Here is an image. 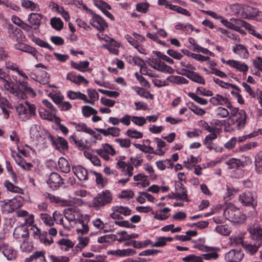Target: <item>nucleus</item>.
I'll return each mask as SVG.
<instances>
[{
	"instance_id": "58836bf2",
	"label": "nucleus",
	"mask_w": 262,
	"mask_h": 262,
	"mask_svg": "<svg viewBox=\"0 0 262 262\" xmlns=\"http://www.w3.org/2000/svg\"><path fill=\"white\" fill-rule=\"evenodd\" d=\"M255 167L256 172L262 174V151L259 152L255 157Z\"/></svg>"
},
{
	"instance_id": "cd10ccee",
	"label": "nucleus",
	"mask_w": 262,
	"mask_h": 262,
	"mask_svg": "<svg viewBox=\"0 0 262 262\" xmlns=\"http://www.w3.org/2000/svg\"><path fill=\"white\" fill-rule=\"evenodd\" d=\"M167 80L170 83L176 84H187L189 82L187 79L180 76H170L167 77Z\"/></svg>"
},
{
	"instance_id": "5701e85b",
	"label": "nucleus",
	"mask_w": 262,
	"mask_h": 262,
	"mask_svg": "<svg viewBox=\"0 0 262 262\" xmlns=\"http://www.w3.org/2000/svg\"><path fill=\"white\" fill-rule=\"evenodd\" d=\"M231 116L230 117H233L239 115L241 117V122L239 125L242 126L244 123L245 119H246V113L244 110H239L238 108L233 107L230 110Z\"/></svg>"
},
{
	"instance_id": "c9c22d12",
	"label": "nucleus",
	"mask_w": 262,
	"mask_h": 262,
	"mask_svg": "<svg viewBox=\"0 0 262 262\" xmlns=\"http://www.w3.org/2000/svg\"><path fill=\"white\" fill-rule=\"evenodd\" d=\"M188 78L192 80V81L201 84H205V79L200 75L199 73L192 71L191 75H188Z\"/></svg>"
},
{
	"instance_id": "6ab92c4d",
	"label": "nucleus",
	"mask_w": 262,
	"mask_h": 262,
	"mask_svg": "<svg viewBox=\"0 0 262 262\" xmlns=\"http://www.w3.org/2000/svg\"><path fill=\"white\" fill-rule=\"evenodd\" d=\"M233 52L240 56L241 57L247 59L249 57V52L245 45L237 44L233 48Z\"/></svg>"
},
{
	"instance_id": "2f4dec72",
	"label": "nucleus",
	"mask_w": 262,
	"mask_h": 262,
	"mask_svg": "<svg viewBox=\"0 0 262 262\" xmlns=\"http://www.w3.org/2000/svg\"><path fill=\"white\" fill-rule=\"evenodd\" d=\"M173 238L171 237L161 236L157 238V241L151 245V247H161L166 245L167 242H171Z\"/></svg>"
},
{
	"instance_id": "6e6552de",
	"label": "nucleus",
	"mask_w": 262,
	"mask_h": 262,
	"mask_svg": "<svg viewBox=\"0 0 262 262\" xmlns=\"http://www.w3.org/2000/svg\"><path fill=\"white\" fill-rule=\"evenodd\" d=\"M243 256L241 250L232 249L226 253L225 258L227 262H239Z\"/></svg>"
},
{
	"instance_id": "bf43d9fd",
	"label": "nucleus",
	"mask_w": 262,
	"mask_h": 262,
	"mask_svg": "<svg viewBox=\"0 0 262 262\" xmlns=\"http://www.w3.org/2000/svg\"><path fill=\"white\" fill-rule=\"evenodd\" d=\"M186 262H202L203 258L201 256L191 254L182 258Z\"/></svg>"
},
{
	"instance_id": "f8f14e48",
	"label": "nucleus",
	"mask_w": 262,
	"mask_h": 262,
	"mask_svg": "<svg viewBox=\"0 0 262 262\" xmlns=\"http://www.w3.org/2000/svg\"><path fill=\"white\" fill-rule=\"evenodd\" d=\"M176 196L178 198V200L185 201L187 202L189 200L188 199L187 191L186 189L181 182H178L176 184Z\"/></svg>"
},
{
	"instance_id": "4be33fe9",
	"label": "nucleus",
	"mask_w": 262,
	"mask_h": 262,
	"mask_svg": "<svg viewBox=\"0 0 262 262\" xmlns=\"http://www.w3.org/2000/svg\"><path fill=\"white\" fill-rule=\"evenodd\" d=\"M108 253L119 256H126L134 255L136 254V251L130 248L122 250L118 249L109 251Z\"/></svg>"
},
{
	"instance_id": "603ef678",
	"label": "nucleus",
	"mask_w": 262,
	"mask_h": 262,
	"mask_svg": "<svg viewBox=\"0 0 262 262\" xmlns=\"http://www.w3.org/2000/svg\"><path fill=\"white\" fill-rule=\"evenodd\" d=\"M149 6V4L147 2L139 3L137 4L136 9L139 12L146 13L148 11Z\"/></svg>"
},
{
	"instance_id": "473e14b6",
	"label": "nucleus",
	"mask_w": 262,
	"mask_h": 262,
	"mask_svg": "<svg viewBox=\"0 0 262 262\" xmlns=\"http://www.w3.org/2000/svg\"><path fill=\"white\" fill-rule=\"evenodd\" d=\"M50 24L53 28L60 31L63 28V23L60 18L54 17L50 19Z\"/></svg>"
},
{
	"instance_id": "c85d7f7f",
	"label": "nucleus",
	"mask_w": 262,
	"mask_h": 262,
	"mask_svg": "<svg viewBox=\"0 0 262 262\" xmlns=\"http://www.w3.org/2000/svg\"><path fill=\"white\" fill-rule=\"evenodd\" d=\"M244 12L246 18H253L258 14V10L257 8L247 6L244 7Z\"/></svg>"
},
{
	"instance_id": "37998d69",
	"label": "nucleus",
	"mask_w": 262,
	"mask_h": 262,
	"mask_svg": "<svg viewBox=\"0 0 262 262\" xmlns=\"http://www.w3.org/2000/svg\"><path fill=\"white\" fill-rule=\"evenodd\" d=\"M21 5L23 7L30 9L31 11H35L39 7L37 4L30 0H22Z\"/></svg>"
},
{
	"instance_id": "4c0bfd02",
	"label": "nucleus",
	"mask_w": 262,
	"mask_h": 262,
	"mask_svg": "<svg viewBox=\"0 0 262 262\" xmlns=\"http://www.w3.org/2000/svg\"><path fill=\"white\" fill-rule=\"evenodd\" d=\"M90 172L96 177V182L100 187L103 188L107 183V179L103 178L100 173L97 172L95 171L91 170Z\"/></svg>"
},
{
	"instance_id": "a18cd8bd",
	"label": "nucleus",
	"mask_w": 262,
	"mask_h": 262,
	"mask_svg": "<svg viewBox=\"0 0 262 262\" xmlns=\"http://www.w3.org/2000/svg\"><path fill=\"white\" fill-rule=\"evenodd\" d=\"M75 128L78 132H83L89 135H93L95 134V131L91 128L88 127L86 124L84 123L77 124L76 125Z\"/></svg>"
},
{
	"instance_id": "0eeeda50",
	"label": "nucleus",
	"mask_w": 262,
	"mask_h": 262,
	"mask_svg": "<svg viewBox=\"0 0 262 262\" xmlns=\"http://www.w3.org/2000/svg\"><path fill=\"white\" fill-rule=\"evenodd\" d=\"M247 230L251 239L262 244V227L258 224H254L248 227Z\"/></svg>"
},
{
	"instance_id": "4468645a",
	"label": "nucleus",
	"mask_w": 262,
	"mask_h": 262,
	"mask_svg": "<svg viewBox=\"0 0 262 262\" xmlns=\"http://www.w3.org/2000/svg\"><path fill=\"white\" fill-rule=\"evenodd\" d=\"M14 47L16 49L29 53L37 59L38 51L34 48L25 43L20 42H18L16 43Z\"/></svg>"
},
{
	"instance_id": "ddd939ff",
	"label": "nucleus",
	"mask_w": 262,
	"mask_h": 262,
	"mask_svg": "<svg viewBox=\"0 0 262 262\" xmlns=\"http://www.w3.org/2000/svg\"><path fill=\"white\" fill-rule=\"evenodd\" d=\"M234 242L236 244L241 243L242 244L243 247L245 248L246 251L248 253H249L251 254H253L255 253H256L258 251L260 245H261V244L259 243L257 245H256V244L252 245V244L244 243L242 241V239L241 238H234Z\"/></svg>"
},
{
	"instance_id": "7ed1b4c3",
	"label": "nucleus",
	"mask_w": 262,
	"mask_h": 262,
	"mask_svg": "<svg viewBox=\"0 0 262 262\" xmlns=\"http://www.w3.org/2000/svg\"><path fill=\"white\" fill-rule=\"evenodd\" d=\"M239 202L244 206L255 208L257 205V196L253 192L247 191L239 194Z\"/></svg>"
},
{
	"instance_id": "e2e57ef3",
	"label": "nucleus",
	"mask_w": 262,
	"mask_h": 262,
	"mask_svg": "<svg viewBox=\"0 0 262 262\" xmlns=\"http://www.w3.org/2000/svg\"><path fill=\"white\" fill-rule=\"evenodd\" d=\"M53 219L55 221H56L58 224L60 225H62L64 228L70 229V227L67 226L66 224L63 223V217L61 214L60 213H57L56 212H55L53 213Z\"/></svg>"
},
{
	"instance_id": "1a4fd4ad",
	"label": "nucleus",
	"mask_w": 262,
	"mask_h": 262,
	"mask_svg": "<svg viewBox=\"0 0 262 262\" xmlns=\"http://www.w3.org/2000/svg\"><path fill=\"white\" fill-rule=\"evenodd\" d=\"M91 24L92 26L96 28L100 31H103L105 28L108 27L107 23L105 20L98 14L94 13Z\"/></svg>"
},
{
	"instance_id": "774afa93",
	"label": "nucleus",
	"mask_w": 262,
	"mask_h": 262,
	"mask_svg": "<svg viewBox=\"0 0 262 262\" xmlns=\"http://www.w3.org/2000/svg\"><path fill=\"white\" fill-rule=\"evenodd\" d=\"M215 230L218 233L224 235H228L230 233V230L226 226H217L215 228Z\"/></svg>"
},
{
	"instance_id": "20e7f679",
	"label": "nucleus",
	"mask_w": 262,
	"mask_h": 262,
	"mask_svg": "<svg viewBox=\"0 0 262 262\" xmlns=\"http://www.w3.org/2000/svg\"><path fill=\"white\" fill-rule=\"evenodd\" d=\"M13 236L16 239H23L22 243L20 245V249L23 251H27L28 249L26 245L28 243L29 237V232L28 228L21 226L15 228L13 232Z\"/></svg>"
},
{
	"instance_id": "3c124183",
	"label": "nucleus",
	"mask_w": 262,
	"mask_h": 262,
	"mask_svg": "<svg viewBox=\"0 0 262 262\" xmlns=\"http://www.w3.org/2000/svg\"><path fill=\"white\" fill-rule=\"evenodd\" d=\"M168 8H169L171 10L177 11L179 13L184 14L188 16H190L191 15L190 13L186 9L178 6L173 5L171 4L169 5L168 6Z\"/></svg>"
},
{
	"instance_id": "423d86ee",
	"label": "nucleus",
	"mask_w": 262,
	"mask_h": 262,
	"mask_svg": "<svg viewBox=\"0 0 262 262\" xmlns=\"http://www.w3.org/2000/svg\"><path fill=\"white\" fill-rule=\"evenodd\" d=\"M45 136L51 142L52 146L56 149L60 151L61 150H67L68 149V142L64 138L59 137L57 139H55L49 133H47Z\"/></svg>"
},
{
	"instance_id": "f704fd0d",
	"label": "nucleus",
	"mask_w": 262,
	"mask_h": 262,
	"mask_svg": "<svg viewBox=\"0 0 262 262\" xmlns=\"http://www.w3.org/2000/svg\"><path fill=\"white\" fill-rule=\"evenodd\" d=\"M227 165L230 169L238 168L239 167H244V163L239 159L231 158L226 162Z\"/></svg>"
},
{
	"instance_id": "680f3d73",
	"label": "nucleus",
	"mask_w": 262,
	"mask_h": 262,
	"mask_svg": "<svg viewBox=\"0 0 262 262\" xmlns=\"http://www.w3.org/2000/svg\"><path fill=\"white\" fill-rule=\"evenodd\" d=\"M134 146L145 153L149 154L150 152H154L153 147L150 146H146L145 145H141L138 143H135Z\"/></svg>"
},
{
	"instance_id": "2eb2a0df",
	"label": "nucleus",
	"mask_w": 262,
	"mask_h": 262,
	"mask_svg": "<svg viewBox=\"0 0 262 262\" xmlns=\"http://www.w3.org/2000/svg\"><path fill=\"white\" fill-rule=\"evenodd\" d=\"M74 173L80 181L88 180V172L87 170L81 165H77L72 167Z\"/></svg>"
},
{
	"instance_id": "f3484780",
	"label": "nucleus",
	"mask_w": 262,
	"mask_h": 262,
	"mask_svg": "<svg viewBox=\"0 0 262 262\" xmlns=\"http://www.w3.org/2000/svg\"><path fill=\"white\" fill-rule=\"evenodd\" d=\"M42 18L41 14L37 13H31L28 17V21L33 29H38L41 24V19Z\"/></svg>"
},
{
	"instance_id": "6e6d98bb",
	"label": "nucleus",
	"mask_w": 262,
	"mask_h": 262,
	"mask_svg": "<svg viewBox=\"0 0 262 262\" xmlns=\"http://www.w3.org/2000/svg\"><path fill=\"white\" fill-rule=\"evenodd\" d=\"M40 217L45 224L49 226L54 225V220L52 219V217L49 214L47 213H40Z\"/></svg>"
},
{
	"instance_id": "9b49d317",
	"label": "nucleus",
	"mask_w": 262,
	"mask_h": 262,
	"mask_svg": "<svg viewBox=\"0 0 262 262\" xmlns=\"http://www.w3.org/2000/svg\"><path fill=\"white\" fill-rule=\"evenodd\" d=\"M8 33L9 37L14 41H22L25 37L21 29L12 25L9 26Z\"/></svg>"
},
{
	"instance_id": "13d9d810",
	"label": "nucleus",
	"mask_w": 262,
	"mask_h": 262,
	"mask_svg": "<svg viewBox=\"0 0 262 262\" xmlns=\"http://www.w3.org/2000/svg\"><path fill=\"white\" fill-rule=\"evenodd\" d=\"M216 248L215 250H213L212 251H209V252H208L207 253L203 254L202 256L204 258V259H205V260H210V259H217L218 258V257H219V255L216 252V251L217 250H219V248Z\"/></svg>"
},
{
	"instance_id": "79ce46f5",
	"label": "nucleus",
	"mask_w": 262,
	"mask_h": 262,
	"mask_svg": "<svg viewBox=\"0 0 262 262\" xmlns=\"http://www.w3.org/2000/svg\"><path fill=\"white\" fill-rule=\"evenodd\" d=\"M117 235L115 234H107L98 238V242L100 244L111 243L116 241Z\"/></svg>"
},
{
	"instance_id": "393cba45",
	"label": "nucleus",
	"mask_w": 262,
	"mask_h": 262,
	"mask_svg": "<svg viewBox=\"0 0 262 262\" xmlns=\"http://www.w3.org/2000/svg\"><path fill=\"white\" fill-rule=\"evenodd\" d=\"M242 85L252 98H257L258 102L262 106V92H260L259 93H255L252 91L251 86L245 82H243Z\"/></svg>"
},
{
	"instance_id": "f257e3e1",
	"label": "nucleus",
	"mask_w": 262,
	"mask_h": 262,
	"mask_svg": "<svg viewBox=\"0 0 262 262\" xmlns=\"http://www.w3.org/2000/svg\"><path fill=\"white\" fill-rule=\"evenodd\" d=\"M223 215L226 219L232 222L234 224H242L245 222L247 219L246 214L242 212L238 208L231 203L227 205Z\"/></svg>"
},
{
	"instance_id": "8fccbe9b",
	"label": "nucleus",
	"mask_w": 262,
	"mask_h": 262,
	"mask_svg": "<svg viewBox=\"0 0 262 262\" xmlns=\"http://www.w3.org/2000/svg\"><path fill=\"white\" fill-rule=\"evenodd\" d=\"M188 95L189 97H190L192 99H193L194 101L199 104L202 105H206L208 103V101L207 99L199 97L195 93L189 92L188 93Z\"/></svg>"
},
{
	"instance_id": "0e129e2a",
	"label": "nucleus",
	"mask_w": 262,
	"mask_h": 262,
	"mask_svg": "<svg viewBox=\"0 0 262 262\" xmlns=\"http://www.w3.org/2000/svg\"><path fill=\"white\" fill-rule=\"evenodd\" d=\"M115 141L119 143L120 146L123 148H128L131 144L130 140L127 138H117L115 140Z\"/></svg>"
},
{
	"instance_id": "052dcab7",
	"label": "nucleus",
	"mask_w": 262,
	"mask_h": 262,
	"mask_svg": "<svg viewBox=\"0 0 262 262\" xmlns=\"http://www.w3.org/2000/svg\"><path fill=\"white\" fill-rule=\"evenodd\" d=\"M56 10L58 13L62 15L66 21H68L70 20L69 14L64 10L63 7L56 5Z\"/></svg>"
},
{
	"instance_id": "a211bd4d",
	"label": "nucleus",
	"mask_w": 262,
	"mask_h": 262,
	"mask_svg": "<svg viewBox=\"0 0 262 262\" xmlns=\"http://www.w3.org/2000/svg\"><path fill=\"white\" fill-rule=\"evenodd\" d=\"M95 129L104 136L111 135L115 137H118L121 131L119 128L116 127H110L107 129L96 128Z\"/></svg>"
},
{
	"instance_id": "69168bd1",
	"label": "nucleus",
	"mask_w": 262,
	"mask_h": 262,
	"mask_svg": "<svg viewBox=\"0 0 262 262\" xmlns=\"http://www.w3.org/2000/svg\"><path fill=\"white\" fill-rule=\"evenodd\" d=\"M52 262H69L70 258L66 256H56L53 255H50Z\"/></svg>"
},
{
	"instance_id": "7c9ffc66",
	"label": "nucleus",
	"mask_w": 262,
	"mask_h": 262,
	"mask_svg": "<svg viewBox=\"0 0 262 262\" xmlns=\"http://www.w3.org/2000/svg\"><path fill=\"white\" fill-rule=\"evenodd\" d=\"M156 165L158 168L161 170H163L168 168H172L173 163L171 159H166L165 160L159 161L156 162Z\"/></svg>"
},
{
	"instance_id": "c03bdc74",
	"label": "nucleus",
	"mask_w": 262,
	"mask_h": 262,
	"mask_svg": "<svg viewBox=\"0 0 262 262\" xmlns=\"http://www.w3.org/2000/svg\"><path fill=\"white\" fill-rule=\"evenodd\" d=\"M5 186L7 190L11 192L20 194L23 193V190L21 188L18 186H14L13 184L8 181H5Z\"/></svg>"
},
{
	"instance_id": "39448f33",
	"label": "nucleus",
	"mask_w": 262,
	"mask_h": 262,
	"mask_svg": "<svg viewBox=\"0 0 262 262\" xmlns=\"http://www.w3.org/2000/svg\"><path fill=\"white\" fill-rule=\"evenodd\" d=\"M112 195L110 190H106L98 193L92 201L94 207H99L110 204L112 201Z\"/></svg>"
},
{
	"instance_id": "c756f323",
	"label": "nucleus",
	"mask_w": 262,
	"mask_h": 262,
	"mask_svg": "<svg viewBox=\"0 0 262 262\" xmlns=\"http://www.w3.org/2000/svg\"><path fill=\"white\" fill-rule=\"evenodd\" d=\"M58 165L61 171L64 173L70 171V165L68 161L64 158L61 157L58 160Z\"/></svg>"
},
{
	"instance_id": "b1692460",
	"label": "nucleus",
	"mask_w": 262,
	"mask_h": 262,
	"mask_svg": "<svg viewBox=\"0 0 262 262\" xmlns=\"http://www.w3.org/2000/svg\"><path fill=\"white\" fill-rule=\"evenodd\" d=\"M209 102L213 105H222L228 102V98L223 97L219 94L212 97L209 99Z\"/></svg>"
},
{
	"instance_id": "5fc2aeb1",
	"label": "nucleus",
	"mask_w": 262,
	"mask_h": 262,
	"mask_svg": "<svg viewBox=\"0 0 262 262\" xmlns=\"http://www.w3.org/2000/svg\"><path fill=\"white\" fill-rule=\"evenodd\" d=\"M126 135L132 138L135 139H140L143 137L142 133L136 130H133L131 129L127 130Z\"/></svg>"
},
{
	"instance_id": "aec40b11",
	"label": "nucleus",
	"mask_w": 262,
	"mask_h": 262,
	"mask_svg": "<svg viewBox=\"0 0 262 262\" xmlns=\"http://www.w3.org/2000/svg\"><path fill=\"white\" fill-rule=\"evenodd\" d=\"M226 64L230 66L235 68L237 70L246 72L248 70V67L247 64L242 63L240 61H236L234 60H228L226 62Z\"/></svg>"
},
{
	"instance_id": "e433bc0d",
	"label": "nucleus",
	"mask_w": 262,
	"mask_h": 262,
	"mask_svg": "<svg viewBox=\"0 0 262 262\" xmlns=\"http://www.w3.org/2000/svg\"><path fill=\"white\" fill-rule=\"evenodd\" d=\"M3 254L9 260H12L16 257V253L14 249L11 247H9L7 244L6 245L5 249L3 250Z\"/></svg>"
},
{
	"instance_id": "a19ab883",
	"label": "nucleus",
	"mask_w": 262,
	"mask_h": 262,
	"mask_svg": "<svg viewBox=\"0 0 262 262\" xmlns=\"http://www.w3.org/2000/svg\"><path fill=\"white\" fill-rule=\"evenodd\" d=\"M89 64L90 63L88 61H80L78 64L73 61H71V62L72 67L80 72H84V69L87 68L89 66Z\"/></svg>"
},
{
	"instance_id": "de8ad7c7",
	"label": "nucleus",
	"mask_w": 262,
	"mask_h": 262,
	"mask_svg": "<svg viewBox=\"0 0 262 262\" xmlns=\"http://www.w3.org/2000/svg\"><path fill=\"white\" fill-rule=\"evenodd\" d=\"M94 4L95 6L100 9L102 12L107 9H111V6L102 0H94Z\"/></svg>"
},
{
	"instance_id": "f03ea898",
	"label": "nucleus",
	"mask_w": 262,
	"mask_h": 262,
	"mask_svg": "<svg viewBox=\"0 0 262 262\" xmlns=\"http://www.w3.org/2000/svg\"><path fill=\"white\" fill-rule=\"evenodd\" d=\"M25 106L21 103L18 104L15 106L16 112L19 119L23 121H26L31 119L32 116L36 115V107L28 101L25 102Z\"/></svg>"
},
{
	"instance_id": "338daca9",
	"label": "nucleus",
	"mask_w": 262,
	"mask_h": 262,
	"mask_svg": "<svg viewBox=\"0 0 262 262\" xmlns=\"http://www.w3.org/2000/svg\"><path fill=\"white\" fill-rule=\"evenodd\" d=\"M118 211L117 212L123 214L124 216H127L130 214L132 210L127 207H124L122 206H115Z\"/></svg>"
},
{
	"instance_id": "412c9836",
	"label": "nucleus",
	"mask_w": 262,
	"mask_h": 262,
	"mask_svg": "<svg viewBox=\"0 0 262 262\" xmlns=\"http://www.w3.org/2000/svg\"><path fill=\"white\" fill-rule=\"evenodd\" d=\"M217 137V136L216 133H211L205 137L203 141V144L209 150L215 149V148L214 147V143L213 141L216 139Z\"/></svg>"
},
{
	"instance_id": "ea45409f",
	"label": "nucleus",
	"mask_w": 262,
	"mask_h": 262,
	"mask_svg": "<svg viewBox=\"0 0 262 262\" xmlns=\"http://www.w3.org/2000/svg\"><path fill=\"white\" fill-rule=\"evenodd\" d=\"M67 95L69 99L71 100L79 99L83 100L86 99V95L80 92L69 91Z\"/></svg>"
},
{
	"instance_id": "dca6fc26",
	"label": "nucleus",
	"mask_w": 262,
	"mask_h": 262,
	"mask_svg": "<svg viewBox=\"0 0 262 262\" xmlns=\"http://www.w3.org/2000/svg\"><path fill=\"white\" fill-rule=\"evenodd\" d=\"M46 198L49 199L51 203L59 204L61 206H71L72 202L70 200L61 199L60 197L56 196L53 194L47 193Z\"/></svg>"
},
{
	"instance_id": "864d4df0",
	"label": "nucleus",
	"mask_w": 262,
	"mask_h": 262,
	"mask_svg": "<svg viewBox=\"0 0 262 262\" xmlns=\"http://www.w3.org/2000/svg\"><path fill=\"white\" fill-rule=\"evenodd\" d=\"M48 233L47 231H43L41 233L39 237L40 242L43 243L45 245H50L53 243V239L50 237V239L47 238Z\"/></svg>"
},
{
	"instance_id": "bb28decb",
	"label": "nucleus",
	"mask_w": 262,
	"mask_h": 262,
	"mask_svg": "<svg viewBox=\"0 0 262 262\" xmlns=\"http://www.w3.org/2000/svg\"><path fill=\"white\" fill-rule=\"evenodd\" d=\"M60 246V249L64 251H68L70 248L74 247V244L70 239L62 238L57 242Z\"/></svg>"
},
{
	"instance_id": "09e8293b",
	"label": "nucleus",
	"mask_w": 262,
	"mask_h": 262,
	"mask_svg": "<svg viewBox=\"0 0 262 262\" xmlns=\"http://www.w3.org/2000/svg\"><path fill=\"white\" fill-rule=\"evenodd\" d=\"M5 205L6 206H9L8 210L9 212H12L15 209L20 207L22 205V203L17 201L16 199H13L11 201H10L9 203H6Z\"/></svg>"
},
{
	"instance_id": "72a5a7b5",
	"label": "nucleus",
	"mask_w": 262,
	"mask_h": 262,
	"mask_svg": "<svg viewBox=\"0 0 262 262\" xmlns=\"http://www.w3.org/2000/svg\"><path fill=\"white\" fill-rule=\"evenodd\" d=\"M18 90L20 92L23 91L33 97L36 96L35 92L32 88L28 86V83L27 82H19Z\"/></svg>"
},
{
	"instance_id": "49530a36",
	"label": "nucleus",
	"mask_w": 262,
	"mask_h": 262,
	"mask_svg": "<svg viewBox=\"0 0 262 262\" xmlns=\"http://www.w3.org/2000/svg\"><path fill=\"white\" fill-rule=\"evenodd\" d=\"M82 113L86 117H89L91 115H96L97 111L89 105H84L82 107Z\"/></svg>"
},
{
	"instance_id": "9d476101",
	"label": "nucleus",
	"mask_w": 262,
	"mask_h": 262,
	"mask_svg": "<svg viewBox=\"0 0 262 262\" xmlns=\"http://www.w3.org/2000/svg\"><path fill=\"white\" fill-rule=\"evenodd\" d=\"M47 183L51 188L56 189L63 184V180L57 172H52L49 176Z\"/></svg>"
},
{
	"instance_id": "4d7b16f0",
	"label": "nucleus",
	"mask_w": 262,
	"mask_h": 262,
	"mask_svg": "<svg viewBox=\"0 0 262 262\" xmlns=\"http://www.w3.org/2000/svg\"><path fill=\"white\" fill-rule=\"evenodd\" d=\"M195 94L204 96H212L213 95V92L209 90L206 89L205 88L198 87L196 89Z\"/></svg>"
},
{
	"instance_id": "a878e982",
	"label": "nucleus",
	"mask_w": 262,
	"mask_h": 262,
	"mask_svg": "<svg viewBox=\"0 0 262 262\" xmlns=\"http://www.w3.org/2000/svg\"><path fill=\"white\" fill-rule=\"evenodd\" d=\"M49 76L45 71H38L36 76V80L42 84H46L49 82Z\"/></svg>"
}]
</instances>
